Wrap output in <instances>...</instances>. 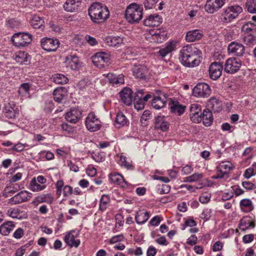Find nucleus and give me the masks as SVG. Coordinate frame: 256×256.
<instances>
[{
  "instance_id": "423d86ee",
  "label": "nucleus",
  "mask_w": 256,
  "mask_h": 256,
  "mask_svg": "<svg viewBox=\"0 0 256 256\" xmlns=\"http://www.w3.org/2000/svg\"><path fill=\"white\" fill-rule=\"evenodd\" d=\"M211 94V89L208 84L204 82L198 84L192 89V94L198 98L208 97Z\"/></svg>"
},
{
  "instance_id": "0e129e2a",
  "label": "nucleus",
  "mask_w": 256,
  "mask_h": 256,
  "mask_svg": "<svg viewBox=\"0 0 256 256\" xmlns=\"http://www.w3.org/2000/svg\"><path fill=\"white\" fill-rule=\"evenodd\" d=\"M162 220V218L160 216H156L151 219V220L150 221V224L152 226H156L160 224Z\"/></svg>"
},
{
  "instance_id": "f03ea898",
  "label": "nucleus",
  "mask_w": 256,
  "mask_h": 256,
  "mask_svg": "<svg viewBox=\"0 0 256 256\" xmlns=\"http://www.w3.org/2000/svg\"><path fill=\"white\" fill-rule=\"evenodd\" d=\"M88 14L94 22H101L106 20L110 16L108 8L99 2H95L88 8Z\"/></svg>"
},
{
  "instance_id": "473e14b6",
  "label": "nucleus",
  "mask_w": 256,
  "mask_h": 256,
  "mask_svg": "<svg viewBox=\"0 0 256 256\" xmlns=\"http://www.w3.org/2000/svg\"><path fill=\"white\" fill-rule=\"evenodd\" d=\"M202 34L199 30H194L189 31L186 36V40L188 42H193L201 39Z\"/></svg>"
},
{
  "instance_id": "a19ab883",
  "label": "nucleus",
  "mask_w": 256,
  "mask_h": 256,
  "mask_svg": "<svg viewBox=\"0 0 256 256\" xmlns=\"http://www.w3.org/2000/svg\"><path fill=\"white\" fill-rule=\"evenodd\" d=\"M54 200V198L50 194H42L34 198V202L42 203L46 202L50 204Z\"/></svg>"
},
{
  "instance_id": "ddd939ff",
  "label": "nucleus",
  "mask_w": 256,
  "mask_h": 256,
  "mask_svg": "<svg viewBox=\"0 0 256 256\" xmlns=\"http://www.w3.org/2000/svg\"><path fill=\"white\" fill-rule=\"evenodd\" d=\"M78 234L74 230H70L66 234L64 241L70 247L77 248L80 243V240L76 238Z\"/></svg>"
},
{
  "instance_id": "bb28decb",
  "label": "nucleus",
  "mask_w": 256,
  "mask_h": 256,
  "mask_svg": "<svg viewBox=\"0 0 256 256\" xmlns=\"http://www.w3.org/2000/svg\"><path fill=\"white\" fill-rule=\"evenodd\" d=\"M80 4V0H67L64 4V8L67 12H74L78 10Z\"/></svg>"
},
{
  "instance_id": "bf43d9fd",
  "label": "nucleus",
  "mask_w": 256,
  "mask_h": 256,
  "mask_svg": "<svg viewBox=\"0 0 256 256\" xmlns=\"http://www.w3.org/2000/svg\"><path fill=\"white\" fill-rule=\"evenodd\" d=\"M158 0H146L144 2V6L146 9H152L154 8Z\"/></svg>"
},
{
  "instance_id": "7ed1b4c3",
  "label": "nucleus",
  "mask_w": 256,
  "mask_h": 256,
  "mask_svg": "<svg viewBox=\"0 0 256 256\" xmlns=\"http://www.w3.org/2000/svg\"><path fill=\"white\" fill-rule=\"evenodd\" d=\"M143 8L142 6L136 3H132L126 8L125 11V18L130 24L138 22L143 17Z\"/></svg>"
},
{
  "instance_id": "774afa93",
  "label": "nucleus",
  "mask_w": 256,
  "mask_h": 256,
  "mask_svg": "<svg viewBox=\"0 0 256 256\" xmlns=\"http://www.w3.org/2000/svg\"><path fill=\"white\" fill-rule=\"evenodd\" d=\"M86 174L90 176H94L96 174V169L92 166H89L86 169Z\"/></svg>"
},
{
  "instance_id": "8fccbe9b",
  "label": "nucleus",
  "mask_w": 256,
  "mask_h": 256,
  "mask_svg": "<svg viewBox=\"0 0 256 256\" xmlns=\"http://www.w3.org/2000/svg\"><path fill=\"white\" fill-rule=\"evenodd\" d=\"M133 102L134 108L138 110H142L144 108L145 102L142 98H134Z\"/></svg>"
},
{
  "instance_id": "cd10ccee",
  "label": "nucleus",
  "mask_w": 256,
  "mask_h": 256,
  "mask_svg": "<svg viewBox=\"0 0 256 256\" xmlns=\"http://www.w3.org/2000/svg\"><path fill=\"white\" fill-rule=\"evenodd\" d=\"M134 75L138 78L145 79L148 73V68L144 66H139L134 68Z\"/></svg>"
},
{
  "instance_id": "13d9d810",
  "label": "nucleus",
  "mask_w": 256,
  "mask_h": 256,
  "mask_svg": "<svg viewBox=\"0 0 256 256\" xmlns=\"http://www.w3.org/2000/svg\"><path fill=\"white\" fill-rule=\"evenodd\" d=\"M56 194L58 196L61 195L62 194V190L64 188V182L62 180H58L56 184Z\"/></svg>"
},
{
  "instance_id": "338daca9",
  "label": "nucleus",
  "mask_w": 256,
  "mask_h": 256,
  "mask_svg": "<svg viewBox=\"0 0 256 256\" xmlns=\"http://www.w3.org/2000/svg\"><path fill=\"white\" fill-rule=\"evenodd\" d=\"M24 235V230L22 228H18L14 233L13 236L14 238L18 239L22 238Z\"/></svg>"
},
{
  "instance_id": "2f4dec72",
  "label": "nucleus",
  "mask_w": 256,
  "mask_h": 256,
  "mask_svg": "<svg viewBox=\"0 0 256 256\" xmlns=\"http://www.w3.org/2000/svg\"><path fill=\"white\" fill-rule=\"evenodd\" d=\"M106 40L108 45L117 48L124 44V38L120 36H108L106 38Z\"/></svg>"
},
{
  "instance_id": "c9c22d12",
  "label": "nucleus",
  "mask_w": 256,
  "mask_h": 256,
  "mask_svg": "<svg viewBox=\"0 0 256 256\" xmlns=\"http://www.w3.org/2000/svg\"><path fill=\"white\" fill-rule=\"evenodd\" d=\"M110 178L112 182L122 187H125L128 186L127 182L122 176L120 174H111Z\"/></svg>"
},
{
  "instance_id": "864d4df0",
  "label": "nucleus",
  "mask_w": 256,
  "mask_h": 256,
  "mask_svg": "<svg viewBox=\"0 0 256 256\" xmlns=\"http://www.w3.org/2000/svg\"><path fill=\"white\" fill-rule=\"evenodd\" d=\"M203 176L202 174L194 173L192 176L186 178L185 182H194L198 181L202 178Z\"/></svg>"
},
{
  "instance_id": "6e6552de",
  "label": "nucleus",
  "mask_w": 256,
  "mask_h": 256,
  "mask_svg": "<svg viewBox=\"0 0 256 256\" xmlns=\"http://www.w3.org/2000/svg\"><path fill=\"white\" fill-rule=\"evenodd\" d=\"M87 129L92 132L99 130L101 128V122L94 112H90L86 120Z\"/></svg>"
},
{
  "instance_id": "6ab92c4d",
  "label": "nucleus",
  "mask_w": 256,
  "mask_h": 256,
  "mask_svg": "<svg viewBox=\"0 0 256 256\" xmlns=\"http://www.w3.org/2000/svg\"><path fill=\"white\" fill-rule=\"evenodd\" d=\"M4 114L5 116L8 118H14L18 116L19 110L18 107L14 104L8 103L4 106Z\"/></svg>"
},
{
  "instance_id": "680f3d73",
  "label": "nucleus",
  "mask_w": 256,
  "mask_h": 256,
  "mask_svg": "<svg viewBox=\"0 0 256 256\" xmlns=\"http://www.w3.org/2000/svg\"><path fill=\"white\" fill-rule=\"evenodd\" d=\"M63 194L64 196H68L73 192L72 188L68 185L64 186L63 190Z\"/></svg>"
},
{
  "instance_id": "dca6fc26",
  "label": "nucleus",
  "mask_w": 256,
  "mask_h": 256,
  "mask_svg": "<svg viewBox=\"0 0 256 256\" xmlns=\"http://www.w3.org/2000/svg\"><path fill=\"white\" fill-rule=\"evenodd\" d=\"M31 194L26 190H22L17 194L10 200V202L12 204H20L29 200Z\"/></svg>"
},
{
  "instance_id": "0eeeda50",
  "label": "nucleus",
  "mask_w": 256,
  "mask_h": 256,
  "mask_svg": "<svg viewBox=\"0 0 256 256\" xmlns=\"http://www.w3.org/2000/svg\"><path fill=\"white\" fill-rule=\"evenodd\" d=\"M93 64L99 68H103L110 63V56L109 53L102 52L96 53L92 58Z\"/></svg>"
},
{
  "instance_id": "412c9836",
  "label": "nucleus",
  "mask_w": 256,
  "mask_h": 256,
  "mask_svg": "<svg viewBox=\"0 0 256 256\" xmlns=\"http://www.w3.org/2000/svg\"><path fill=\"white\" fill-rule=\"evenodd\" d=\"M81 111L78 108H72L66 114L65 118L70 123H76L82 117Z\"/></svg>"
},
{
  "instance_id": "f8f14e48",
  "label": "nucleus",
  "mask_w": 256,
  "mask_h": 256,
  "mask_svg": "<svg viewBox=\"0 0 256 256\" xmlns=\"http://www.w3.org/2000/svg\"><path fill=\"white\" fill-rule=\"evenodd\" d=\"M59 41L57 39L45 38L41 40L42 48L48 52L55 51L59 46Z\"/></svg>"
},
{
  "instance_id": "4be33fe9",
  "label": "nucleus",
  "mask_w": 256,
  "mask_h": 256,
  "mask_svg": "<svg viewBox=\"0 0 256 256\" xmlns=\"http://www.w3.org/2000/svg\"><path fill=\"white\" fill-rule=\"evenodd\" d=\"M122 101L126 105L130 106L134 100L132 90L128 88H124L120 92Z\"/></svg>"
},
{
  "instance_id": "4c0bfd02",
  "label": "nucleus",
  "mask_w": 256,
  "mask_h": 256,
  "mask_svg": "<svg viewBox=\"0 0 256 256\" xmlns=\"http://www.w3.org/2000/svg\"><path fill=\"white\" fill-rule=\"evenodd\" d=\"M53 94L54 100L58 103H61L66 95V91L64 88H57L54 90Z\"/></svg>"
},
{
  "instance_id": "ea45409f",
  "label": "nucleus",
  "mask_w": 256,
  "mask_h": 256,
  "mask_svg": "<svg viewBox=\"0 0 256 256\" xmlns=\"http://www.w3.org/2000/svg\"><path fill=\"white\" fill-rule=\"evenodd\" d=\"M128 122V119L124 114L122 112H118L116 114L114 126L116 128H120L125 126Z\"/></svg>"
},
{
  "instance_id": "49530a36",
  "label": "nucleus",
  "mask_w": 256,
  "mask_h": 256,
  "mask_svg": "<svg viewBox=\"0 0 256 256\" xmlns=\"http://www.w3.org/2000/svg\"><path fill=\"white\" fill-rule=\"evenodd\" d=\"M242 30L246 34H250L256 31V24L248 22L244 24L242 27Z\"/></svg>"
},
{
  "instance_id": "9d476101",
  "label": "nucleus",
  "mask_w": 256,
  "mask_h": 256,
  "mask_svg": "<svg viewBox=\"0 0 256 256\" xmlns=\"http://www.w3.org/2000/svg\"><path fill=\"white\" fill-rule=\"evenodd\" d=\"M226 0H206L204 10L210 14L217 12L224 4Z\"/></svg>"
},
{
  "instance_id": "6e6d98bb",
  "label": "nucleus",
  "mask_w": 256,
  "mask_h": 256,
  "mask_svg": "<svg viewBox=\"0 0 256 256\" xmlns=\"http://www.w3.org/2000/svg\"><path fill=\"white\" fill-rule=\"evenodd\" d=\"M244 42L248 46L254 45L256 44V40L251 34H248L243 38Z\"/></svg>"
},
{
  "instance_id": "1a4fd4ad",
  "label": "nucleus",
  "mask_w": 256,
  "mask_h": 256,
  "mask_svg": "<svg viewBox=\"0 0 256 256\" xmlns=\"http://www.w3.org/2000/svg\"><path fill=\"white\" fill-rule=\"evenodd\" d=\"M224 66V70L226 72L234 74L241 68L242 62L236 58H229L226 61Z\"/></svg>"
},
{
  "instance_id": "4468645a",
  "label": "nucleus",
  "mask_w": 256,
  "mask_h": 256,
  "mask_svg": "<svg viewBox=\"0 0 256 256\" xmlns=\"http://www.w3.org/2000/svg\"><path fill=\"white\" fill-rule=\"evenodd\" d=\"M228 51L232 55L242 56L244 54L245 48L242 44L233 42L229 44L228 47Z\"/></svg>"
},
{
  "instance_id": "2eb2a0df",
  "label": "nucleus",
  "mask_w": 256,
  "mask_h": 256,
  "mask_svg": "<svg viewBox=\"0 0 256 256\" xmlns=\"http://www.w3.org/2000/svg\"><path fill=\"white\" fill-rule=\"evenodd\" d=\"M190 117L194 123L200 122L201 106L198 104H192L190 108Z\"/></svg>"
},
{
  "instance_id": "a878e982",
  "label": "nucleus",
  "mask_w": 256,
  "mask_h": 256,
  "mask_svg": "<svg viewBox=\"0 0 256 256\" xmlns=\"http://www.w3.org/2000/svg\"><path fill=\"white\" fill-rule=\"evenodd\" d=\"M176 48V42H171L166 43L164 48H160L157 52V56L163 58L168 54L171 53Z\"/></svg>"
},
{
  "instance_id": "a211bd4d",
  "label": "nucleus",
  "mask_w": 256,
  "mask_h": 256,
  "mask_svg": "<svg viewBox=\"0 0 256 256\" xmlns=\"http://www.w3.org/2000/svg\"><path fill=\"white\" fill-rule=\"evenodd\" d=\"M208 110L214 112H219L222 109V102L216 97H212L207 103Z\"/></svg>"
},
{
  "instance_id": "e433bc0d",
  "label": "nucleus",
  "mask_w": 256,
  "mask_h": 256,
  "mask_svg": "<svg viewBox=\"0 0 256 256\" xmlns=\"http://www.w3.org/2000/svg\"><path fill=\"white\" fill-rule=\"evenodd\" d=\"M15 227L12 222H6L0 226V233L4 236H8Z\"/></svg>"
},
{
  "instance_id": "3c124183",
  "label": "nucleus",
  "mask_w": 256,
  "mask_h": 256,
  "mask_svg": "<svg viewBox=\"0 0 256 256\" xmlns=\"http://www.w3.org/2000/svg\"><path fill=\"white\" fill-rule=\"evenodd\" d=\"M7 214L13 218H20V210L18 208H10L7 212Z\"/></svg>"
},
{
  "instance_id": "20e7f679",
  "label": "nucleus",
  "mask_w": 256,
  "mask_h": 256,
  "mask_svg": "<svg viewBox=\"0 0 256 256\" xmlns=\"http://www.w3.org/2000/svg\"><path fill=\"white\" fill-rule=\"evenodd\" d=\"M242 12V8L238 5L229 6L224 10L222 14L223 18L222 20L224 22H230Z\"/></svg>"
},
{
  "instance_id": "09e8293b",
  "label": "nucleus",
  "mask_w": 256,
  "mask_h": 256,
  "mask_svg": "<svg viewBox=\"0 0 256 256\" xmlns=\"http://www.w3.org/2000/svg\"><path fill=\"white\" fill-rule=\"evenodd\" d=\"M54 81L57 84H66L68 82V78L62 74H57L54 77Z\"/></svg>"
},
{
  "instance_id": "c756f323",
  "label": "nucleus",
  "mask_w": 256,
  "mask_h": 256,
  "mask_svg": "<svg viewBox=\"0 0 256 256\" xmlns=\"http://www.w3.org/2000/svg\"><path fill=\"white\" fill-rule=\"evenodd\" d=\"M254 222L248 216L244 217L239 224V228L242 231H245L250 228H254Z\"/></svg>"
},
{
  "instance_id": "aec40b11",
  "label": "nucleus",
  "mask_w": 256,
  "mask_h": 256,
  "mask_svg": "<svg viewBox=\"0 0 256 256\" xmlns=\"http://www.w3.org/2000/svg\"><path fill=\"white\" fill-rule=\"evenodd\" d=\"M166 101L167 98L166 94L164 92H160L158 96L154 97L152 106L154 108L159 110L165 106Z\"/></svg>"
},
{
  "instance_id": "a18cd8bd",
  "label": "nucleus",
  "mask_w": 256,
  "mask_h": 256,
  "mask_svg": "<svg viewBox=\"0 0 256 256\" xmlns=\"http://www.w3.org/2000/svg\"><path fill=\"white\" fill-rule=\"evenodd\" d=\"M45 188L46 186L38 184L35 178H33L30 182V189L33 192H39Z\"/></svg>"
},
{
  "instance_id": "58836bf2",
  "label": "nucleus",
  "mask_w": 256,
  "mask_h": 256,
  "mask_svg": "<svg viewBox=\"0 0 256 256\" xmlns=\"http://www.w3.org/2000/svg\"><path fill=\"white\" fill-rule=\"evenodd\" d=\"M186 106L180 104L178 102H172L170 109L172 112L178 116L182 114L185 111Z\"/></svg>"
},
{
  "instance_id": "4d7b16f0",
  "label": "nucleus",
  "mask_w": 256,
  "mask_h": 256,
  "mask_svg": "<svg viewBox=\"0 0 256 256\" xmlns=\"http://www.w3.org/2000/svg\"><path fill=\"white\" fill-rule=\"evenodd\" d=\"M211 198V194L208 192H204L202 194L199 198V200L202 204L208 203Z\"/></svg>"
},
{
  "instance_id": "de8ad7c7",
  "label": "nucleus",
  "mask_w": 256,
  "mask_h": 256,
  "mask_svg": "<svg viewBox=\"0 0 256 256\" xmlns=\"http://www.w3.org/2000/svg\"><path fill=\"white\" fill-rule=\"evenodd\" d=\"M30 86L28 83L22 84L20 86L18 93L22 96H25L28 94Z\"/></svg>"
},
{
  "instance_id": "f3484780",
  "label": "nucleus",
  "mask_w": 256,
  "mask_h": 256,
  "mask_svg": "<svg viewBox=\"0 0 256 256\" xmlns=\"http://www.w3.org/2000/svg\"><path fill=\"white\" fill-rule=\"evenodd\" d=\"M65 64L67 68L73 70H78L81 67L78 58L75 55H70L66 58Z\"/></svg>"
},
{
  "instance_id": "393cba45",
  "label": "nucleus",
  "mask_w": 256,
  "mask_h": 256,
  "mask_svg": "<svg viewBox=\"0 0 256 256\" xmlns=\"http://www.w3.org/2000/svg\"><path fill=\"white\" fill-rule=\"evenodd\" d=\"M110 84L113 86H118L124 84V76L122 74L116 75L113 73H108L106 75Z\"/></svg>"
},
{
  "instance_id": "c03bdc74",
  "label": "nucleus",
  "mask_w": 256,
  "mask_h": 256,
  "mask_svg": "<svg viewBox=\"0 0 256 256\" xmlns=\"http://www.w3.org/2000/svg\"><path fill=\"white\" fill-rule=\"evenodd\" d=\"M31 26L34 28H40L44 24V19L38 15L34 16L30 20Z\"/></svg>"
},
{
  "instance_id": "69168bd1",
  "label": "nucleus",
  "mask_w": 256,
  "mask_h": 256,
  "mask_svg": "<svg viewBox=\"0 0 256 256\" xmlns=\"http://www.w3.org/2000/svg\"><path fill=\"white\" fill-rule=\"evenodd\" d=\"M26 146V144L18 143L15 144L14 146L12 148V150L16 152H20L24 150Z\"/></svg>"
},
{
  "instance_id": "37998d69",
  "label": "nucleus",
  "mask_w": 256,
  "mask_h": 256,
  "mask_svg": "<svg viewBox=\"0 0 256 256\" xmlns=\"http://www.w3.org/2000/svg\"><path fill=\"white\" fill-rule=\"evenodd\" d=\"M110 198L108 194H102L100 202L99 209L100 210L104 211L110 206Z\"/></svg>"
},
{
  "instance_id": "9b49d317",
  "label": "nucleus",
  "mask_w": 256,
  "mask_h": 256,
  "mask_svg": "<svg viewBox=\"0 0 256 256\" xmlns=\"http://www.w3.org/2000/svg\"><path fill=\"white\" fill-rule=\"evenodd\" d=\"M223 66L218 62H214L209 66L210 78L213 80H218L222 75Z\"/></svg>"
},
{
  "instance_id": "5fc2aeb1",
  "label": "nucleus",
  "mask_w": 256,
  "mask_h": 256,
  "mask_svg": "<svg viewBox=\"0 0 256 256\" xmlns=\"http://www.w3.org/2000/svg\"><path fill=\"white\" fill-rule=\"evenodd\" d=\"M246 6L248 12L256 14V0H252L247 2Z\"/></svg>"
},
{
  "instance_id": "5701e85b",
  "label": "nucleus",
  "mask_w": 256,
  "mask_h": 256,
  "mask_svg": "<svg viewBox=\"0 0 256 256\" xmlns=\"http://www.w3.org/2000/svg\"><path fill=\"white\" fill-rule=\"evenodd\" d=\"M154 128L158 131H167L169 128V124L164 116H158L156 117Z\"/></svg>"
},
{
  "instance_id": "7c9ffc66",
  "label": "nucleus",
  "mask_w": 256,
  "mask_h": 256,
  "mask_svg": "<svg viewBox=\"0 0 256 256\" xmlns=\"http://www.w3.org/2000/svg\"><path fill=\"white\" fill-rule=\"evenodd\" d=\"M200 122L202 121L204 126H210L213 121L212 112L208 109L204 110L200 114Z\"/></svg>"
},
{
  "instance_id": "b1692460",
  "label": "nucleus",
  "mask_w": 256,
  "mask_h": 256,
  "mask_svg": "<svg viewBox=\"0 0 256 256\" xmlns=\"http://www.w3.org/2000/svg\"><path fill=\"white\" fill-rule=\"evenodd\" d=\"M162 22V18L156 14L148 16L144 21V25L147 26H157Z\"/></svg>"
},
{
  "instance_id": "72a5a7b5",
  "label": "nucleus",
  "mask_w": 256,
  "mask_h": 256,
  "mask_svg": "<svg viewBox=\"0 0 256 256\" xmlns=\"http://www.w3.org/2000/svg\"><path fill=\"white\" fill-rule=\"evenodd\" d=\"M240 206L242 210L244 212H250L254 209V206L252 200L248 198L242 200L240 201Z\"/></svg>"
},
{
  "instance_id": "052dcab7",
  "label": "nucleus",
  "mask_w": 256,
  "mask_h": 256,
  "mask_svg": "<svg viewBox=\"0 0 256 256\" xmlns=\"http://www.w3.org/2000/svg\"><path fill=\"white\" fill-rule=\"evenodd\" d=\"M124 240V236L122 234L116 235L112 236L109 241L110 244H114Z\"/></svg>"
},
{
  "instance_id": "f257e3e1",
  "label": "nucleus",
  "mask_w": 256,
  "mask_h": 256,
  "mask_svg": "<svg viewBox=\"0 0 256 256\" xmlns=\"http://www.w3.org/2000/svg\"><path fill=\"white\" fill-rule=\"evenodd\" d=\"M200 51L192 44L182 47L180 52V60L186 67L194 68L200 63Z\"/></svg>"
},
{
  "instance_id": "603ef678",
  "label": "nucleus",
  "mask_w": 256,
  "mask_h": 256,
  "mask_svg": "<svg viewBox=\"0 0 256 256\" xmlns=\"http://www.w3.org/2000/svg\"><path fill=\"white\" fill-rule=\"evenodd\" d=\"M120 164L128 170H133L134 167L131 162L127 160L126 156H121L120 157Z\"/></svg>"
},
{
  "instance_id": "c85d7f7f",
  "label": "nucleus",
  "mask_w": 256,
  "mask_h": 256,
  "mask_svg": "<svg viewBox=\"0 0 256 256\" xmlns=\"http://www.w3.org/2000/svg\"><path fill=\"white\" fill-rule=\"evenodd\" d=\"M232 168V164L230 162H222L217 167L218 172H222L224 176H226L228 178L229 177L230 172Z\"/></svg>"
},
{
  "instance_id": "f704fd0d",
  "label": "nucleus",
  "mask_w": 256,
  "mask_h": 256,
  "mask_svg": "<svg viewBox=\"0 0 256 256\" xmlns=\"http://www.w3.org/2000/svg\"><path fill=\"white\" fill-rule=\"evenodd\" d=\"M16 62L20 64H26L28 62V55L24 51H18L13 56Z\"/></svg>"
},
{
  "instance_id": "e2e57ef3",
  "label": "nucleus",
  "mask_w": 256,
  "mask_h": 256,
  "mask_svg": "<svg viewBox=\"0 0 256 256\" xmlns=\"http://www.w3.org/2000/svg\"><path fill=\"white\" fill-rule=\"evenodd\" d=\"M211 216V210L209 208L204 209L200 215V218L206 220H208Z\"/></svg>"
},
{
  "instance_id": "39448f33",
  "label": "nucleus",
  "mask_w": 256,
  "mask_h": 256,
  "mask_svg": "<svg viewBox=\"0 0 256 256\" xmlns=\"http://www.w3.org/2000/svg\"><path fill=\"white\" fill-rule=\"evenodd\" d=\"M32 40V36L26 32L15 34L12 38L13 44L18 47H24L30 44Z\"/></svg>"
},
{
  "instance_id": "79ce46f5",
  "label": "nucleus",
  "mask_w": 256,
  "mask_h": 256,
  "mask_svg": "<svg viewBox=\"0 0 256 256\" xmlns=\"http://www.w3.org/2000/svg\"><path fill=\"white\" fill-rule=\"evenodd\" d=\"M149 216L150 214L148 212L140 211L136 214L135 220L138 224H142L148 220Z\"/></svg>"
}]
</instances>
